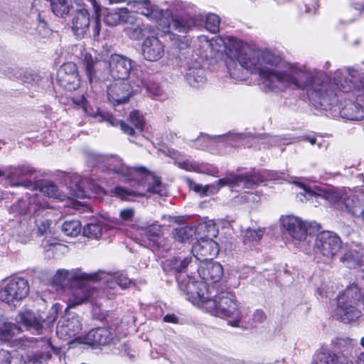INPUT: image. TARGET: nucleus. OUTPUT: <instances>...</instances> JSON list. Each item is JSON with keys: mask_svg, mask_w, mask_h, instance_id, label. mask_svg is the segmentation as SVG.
<instances>
[{"mask_svg": "<svg viewBox=\"0 0 364 364\" xmlns=\"http://www.w3.org/2000/svg\"><path fill=\"white\" fill-rule=\"evenodd\" d=\"M245 70L258 74L265 92H282L289 87L306 90L314 107L330 109L338 102L336 90L349 92L363 90L357 101L364 103V73L351 67L338 69L333 82L325 73L306 65L284 63L279 55L269 50H257L232 36V78L245 79Z\"/></svg>", "mask_w": 364, "mask_h": 364, "instance_id": "obj_1", "label": "nucleus"}, {"mask_svg": "<svg viewBox=\"0 0 364 364\" xmlns=\"http://www.w3.org/2000/svg\"><path fill=\"white\" fill-rule=\"evenodd\" d=\"M176 274V279L180 289L194 305L205 309L212 315L232 318L229 323L238 326L240 311L235 296L225 291V281L223 274Z\"/></svg>", "mask_w": 364, "mask_h": 364, "instance_id": "obj_2", "label": "nucleus"}, {"mask_svg": "<svg viewBox=\"0 0 364 364\" xmlns=\"http://www.w3.org/2000/svg\"><path fill=\"white\" fill-rule=\"evenodd\" d=\"M129 4L141 10L139 13L148 18L156 21L159 26L168 23V18H171L168 28L171 27L180 33L188 32L192 27L200 25L203 20V16L197 13L195 5L180 0H173L167 4L166 11L151 4L150 0H132Z\"/></svg>", "mask_w": 364, "mask_h": 364, "instance_id": "obj_3", "label": "nucleus"}, {"mask_svg": "<svg viewBox=\"0 0 364 364\" xmlns=\"http://www.w3.org/2000/svg\"><path fill=\"white\" fill-rule=\"evenodd\" d=\"M192 252L195 259L192 257H173L164 261V271L173 273H199L200 270L197 269L199 265L198 261L207 260L216 256L219 252V247L218 243L209 237H201L193 244Z\"/></svg>", "mask_w": 364, "mask_h": 364, "instance_id": "obj_4", "label": "nucleus"}, {"mask_svg": "<svg viewBox=\"0 0 364 364\" xmlns=\"http://www.w3.org/2000/svg\"><path fill=\"white\" fill-rule=\"evenodd\" d=\"M98 274H54L53 285L57 289L70 288L72 295L69 299V306L75 307L86 302L95 292L89 284Z\"/></svg>", "mask_w": 364, "mask_h": 364, "instance_id": "obj_5", "label": "nucleus"}, {"mask_svg": "<svg viewBox=\"0 0 364 364\" xmlns=\"http://www.w3.org/2000/svg\"><path fill=\"white\" fill-rule=\"evenodd\" d=\"M360 299V291L355 284L350 285L339 294L337 296L338 320L349 323L358 319L361 316V311L358 308Z\"/></svg>", "mask_w": 364, "mask_h": 364, "instance_id": "obj_6", "label": "nucleus"}, {"mask_svg": "<svg viewBox=\"0 0 364 364\" xmlns=\"http://www.w3.org/2000/svg\"><path fill=\"white\" fill-rule=\"evenodd\" d=\"M82 65L92 86L108 80L107 60L85 53L82 60Z\"/></svg>", "mask_w": 364, "mask_h": 364, "instance_id": "obj_7", "label": "nucleus"}, {"mask_svg": "<svg viewBox=\"0 0 364 364\" xmlns=\"http://www.w3.org/2000/svg\"><path fill=\"white\" fill-rule=\"evenodd\" d=\"M29 290L28 281L23 277L9 279L4 287L0 289V300L11 304L26 298Z\"/></svg>", "mask_w": 364, "mask_h": 364, "instance_id": "obj_8", "label": "nucleus"}, {"mask_svg": "<svg viewBox=\"0 0 364 364\" xmlns=\"http://www.w3.org/2000/svg\"><path fill=\"white\" fill-rule=\"evenodd\" d=\"M342 241L339 236L330 231H323L317 235L314 242V250L317 254L330 259L340 250Z\"/></svg>", "mask_w": 364, "mask_h": 364, "instance_id": "obj_9", "label": "nucleus"}, {"mask_svg": "<svg viewBox=\"0 0 364 364\" xmlns=\"http://www.w3.org/2000/svg\"><path fill=\"white\" fill-rule=\"evenodd\" d=\"M302 189V192L300 193L306 200H314L319 203L318 199L328 200L330 203L334 205L336 208L343 210V200L347 196L348 193L343 190L336 188H328L323 191V195L316 193L311 190L309 187L305 186L302 183H296Z\"/></svg>", "mask_w": 364, "mask_h": 364, "instance_id": "obj_10", "label": "nucleus"}, {"mask_svg": "<svg viewBox=\"0 0 364 364\" xmlns=\"http://www.w3.org/2000/svg\"><path fill=\"white\" fill-rule=\"evenodd\" d=\"M108 77L110 75L114 80L124 81L128 78L132 70V60L129 58L114 54L107 60Z\"/></svg>", "mask_w": 364, "mask_h": 364, "instance_id": "obj_11", "label": "nucleus"}, {"mask_svg": "<svg viewBox=\"0 0 364 364\" xmlns=\"http://www.w3.org/2000/svg\"><path fill=\"white\" fill-rule=\"evenodd\" d=\"M133 88L124 81L112 83L107 87V99L114 106L128 102L133 92Z\"/></svg>", "mask_w": 364, "mask_h": 364, "instance_id": "obj_12", "label": "nucleus"}, {"mask_svg": "<svg viewBox=\"0 0 364 364\" xmlns=\"http://www.w3.org/2000/svg\"><path fill=\"white\" fill-rule=\"evenodd\" d=\"M263 181V177L259 174L257 175H230L225 178H220L217 181V184L213 185L215 191H218L221 186H235L243 185L245 188H252L254 186Z\"/></svg>", "mask_w": 364, "mask_h": 364, "instance_id": "obj_13", "label": "nucleus"}, {"mask_svg": "<svg viewBox=\"0 0 364 364\" xmlns=\"http://www.w3.org/2000/svg\"><path fill=\"white\" fill-rule=\"evenodd\" d=\"M32 173V168L27 166H9L6 168V179L11 187L22 186L30 189L36 187L33 182L23 178Z\"/></svg>", "mask_w": 364, "mask_h": 364, "instance_id": "obj_14", "label": "nucleus"}, {"mask_svg": "<svg viewBox=\"0 0 364 364\" xmlns=\"http://www.w3.org/2000/svg\"><path fill=\"white\" fill-rule=\"evenodd\" d=\"M280 221L282 228L293 239L301 241L306 238V224L300 218L294 215H284Z\"/></svg>", "mask_w": 364, "mask_h": 364, "instance_id": "obj_15", "label": "nucleus"}, {"mask_svg": "<svg viewBox=\"0 0 364 364\" xmlns=\"http://www.w3.org/2000/svg\"><path fill=\"white\" fill-rule=\"evenodd\" d=\"M90 160L93 159L96 162L105 161L107 164V171L109 173L116 174L119 178L130 180L131 170L125 166L122 160L117 156H103L90 153L89 154Z\"/></svg>", "mask_w": 364, "mask_h": 364, "instance_id": "obj_16", "label": "nucleus"}, {"mask_svg": "<svg viewBox=\"0 0 364 364\" xmlns=\"http://www.w3.org/2000/svg\"><path fill=\"white\" fill-rule=\"evenodd\" d=\"M57 77L60 85L68 90H75L79 87L77 68L73 63L63 64L58 70Z\"/></svg>", "mask_w": 364, "mask_h": 364, "instance_id": "obj_17", "label": "nucleus"}, {"mask_svg": "<svg viewBox=\"0 0 364 364\" xmlns=\"http://www.w3.org/2000/svg\"><path fill=\"white\" fill-rule=\"evenodd\" d=\"M164 54V46L156 37H148L142 43V55L145 60L157 61Z\"/></svg>", "mask_w": 364, "mask_h": 364, "instance_id": "obj_18", "label": "nucleus"}, {"mask_svg": "<svg viewBox=\"0 0 364 364\" xmlns=\"http://www.w3.org/2000/svg\"><path fill=\"white\" fill-rule=\"evenodd\" d=\"M114 334L107 328H96L90 330L85 336V343L90 346H99L109 344Z\"/></svg>", "mask_w": 364, "mask_h": 364, "instance_id": "obj_19", "label": "nucleus"}, {"mask_svg": "<svg viewBox=\"0 0 364 364\" xmlns=\"http://www.w3.org/2000/svg\"><path fill=\"white\" fill-rule=\"evenodd\" d=\"M362 250L363 248L360 244H353L350 246L340 257L342 266L349 269L358 267L363 257Z\"/></svg>", "mask_w": 364, "mask_h": 364, "instance_id": "obj_20", "label": "nucleus"}, {"mask_svg": "<svg viewBox=\"0 0 364 364\" xmlns=\"http://www.w3.org/2000/svg\"><path fill=\"white\" fill-rule=\"evenodd\" d=\"M314 364H353L343 353L336 354L329 350H318L314 356Z\"/></svg>", "mask_w": 364, "mask_h": 364, "instance_id": "obj_21", "label": "nucleus"}, {"mask_svg": "<svg viewBox=\"0 0 364 364\" xmlns=\"http://www.w3.org/2000/svg\"><path fill=\"white\" fill-rule=\"evenodd\" d=\"M90 14L87 9L81 8L75 11L72 18V30L78 38L82 37L90 26Z\"/></svg>", "mask_w": 364, "mask_h": 364, "instance_id": "obj_22", "label": "nucleus"}, {"mask_svg": "<svg viewBox=\"0 0 364 364\" xmlns=\"http://www.w3.org/2000/svg\"><path fill=\"white\" fill-rule=\"evenodd\" d=\"M223 139L224 141L228 143L231 146H234L235 143L242 139L240 134H229L227 135L208 136L207 134H200L194 141L193 147L198 149H203L210 145L213 141L217 139Z\"/></svg>", "mask_w": 364, "mask_h": 364, "instance_id": "obj_23", "label": "nucleus"}, {"mask_svg": "<svg viewBox=\"0 0 364 364\" xmlns=\"http://www.w3.org/2000/svg\"><path fill=\"white\" fill-rule=\"evenodd\" d=\"M17 322L22 323L26 327L40 333L45 318L41 315H36L31 310L20 311L16 317Z\"/></svg>", "mask_w": 364, "mask_h": 364, "instance_id": "obj_24", "label": "nucleus"}, {"mask_svg": "<svg viewBox=\"0 0 364 364\" xmlns=\"http://www.w3.org/2000/svg\"><path fill=\"white\" fill-rule=\"evenodd\" d=\"M185 79L192 87H198L205 80V71L198 60L186 63Z\"/></svg>", "mask_w": 364, "mask_h": 364, "instance_id": "obj_25", "label": "nucleus"}, {"mask_svg": "<svg viewBox=\"0 0 364 364\" xmlns=\"http://www.w3.org/2000/svg\"><path fill=\"white\" fill-rule=\"evenodd\" d=\"M41 208V205L36 203L35 199H20L10 207L9 213L14 216L34 215Z\"/></svg>", "mask_w": 364, "mask_h": 364, "instance_id": "obj_26", "label": "nucleus"}, {"mask_svg": "<svg viewBox=\"0 0 364 364\" xmlns=\"http://www.w3.org/2000/svg\"><path fill=\"white\" fill-rule=\"evenodd\" d=\"M352 216L360 218L364 213V200L354 194L347 195L343 200V210Z\"/></svg>", "mask_w": 364, "mask_h": 364, "instance_id": "obj_27", "label": "nucleus"}, {"mask_svg": "<svg viewBox=\"0 0 364 364\" xmlns=\"http://www.w3.org/2000/svg\"><path fill=\"white\" fill-rule=\"evenodd\" d=\"M36 187H33V190H38L41 193L47 196L49 198H53L59 200H63L67 198V196L59 188L58 186L49 181H42L34 183Z\"/></svg>", "mask_w": 364, "mask_h": 364, "instance_id": "obj_28", "label": "nucleus"}, {"mask_svg": "<svg viewBox=\"0 0 364 364\" xmlns=\"http://www.w3.org/2000/svg\"><path fill=\"white\" fill-rule=\"evenodd\" d=\"M82 330L80 318L77 315L72 316L57 326V333H65L70 338L75 336Z\"/></svg>", "mask_w": 364, "mask_h": 364, "instance_id": "obj_29", "label": "nucleus"}, {"mask_svg": "<svg viewBox=\"0 0 364 364\" xmlns=\"http://www.w3.org/2000/svg\"><path fill=\"white\" fill-rule=\"evenodd\" d=\"M359 103H350L343 107L341 114L343 118L349 120H361L364 117V109Z\"/></svg>", "mask_w": 364, "mask_h": 364, "instance_id": "obj_30", "label": "nucleus"}, {"mask_svg": "<svg viewBox=\"0 0 364 364\" xmlns=\"http://www.w3.org/2000/svg\"><path fill=\"white\" fill-rule=\"evenodd\" d=\"M21 328L16 324L0 318V340L9 341L16 334L18 333Z\"/></svg>", "mask_w": 364, "mask_h": 364, "instance_id": "obj_31", "label": "nucleus"}, {"mask_svg": "<svg viewBox=\"0 0 364 364\" xmlns=\"http://www.w3.org/2000/svg\"><path fill=\"white\" fill-rule=\"evenodd\" d=\"M53 14L59 17L67 16L73 8L72 0H50Z\"/></svg>", "mask_w": 364, "mask_h": 364, "instance_id": "obj_32", "label": "nucleus"}, {"mask_svg": "<svg viewBox=\"0 0 364 364\" xmlns=\"http://www.w3.org/2000/svg\"><path fill=\"white\" fill-rule=\"evenodd\" d=\"M103 225L97 220H92L83 228V235L92 239H99L102 235Z\"/></svg>", "mask_w": 364, "mask_h": 364, "instance_id": "obj_33", "label": "nucleus"}, {"mask_svg": "<svg viewBox=\"0 0 364 364\" xmlns=\"http://www.w3.org/2000/svg\"><path fill=\"white\" fill-rule=\"evenodd\" d=\"M138 230L141 236H144L150 242H153L154 244L157 241L161 235V228L158 225L139 227Z\"/></svg>", "mask_w": 364, "mask_h": 364, "instance_id": "obj_34", "label": "nucleus"}, {"mask_svg": "<svg viewBox=\"0 0 364 364\" xmlns=\"http://www.w3.org/2000/svg\"><path fill=\"white\" fill-rule=\"evenodd\" d=\"M198 268L200 272L207 271L208 273H223V266L218 262L213 261V257L207 260H203L198 262Z\"/></svg>", "mask_w": 364, "mask_h": 364, "instance_id": "obj_35", "label": "nucleus"}, {"mask_svg": "<svg viewBox=\"0 0 364 364\" xmlns=\"http://www.w3.org/2000/svg\"><path fill=\"white\" fill-rule=\"evenodd\" d=\"M63 233L70 237L77 236L81 231V224L79 220L65 221L61 226Z\"/></svg>", "mask_w": 364, "mask_h": 364, "instance_id": "obj_36", "label": "nucleus"}, {"mask_svg": "<svg viewBox=\"0 0 364 364\" xmlns=\"http://www.w3.org/2000/svg\"><path fill=\"white\" fill-rule=\"evenodd\" d=\"M264 232V228L257 230L251 228H247L242 233V240L245 244L252 242H258L261 240Z\"/></svg>", "mask_w": 364, "mask_h": 364, "instance_id": "obj_37", "label": "nucleus"}, {"mask_svg": "<svg viewBox=\"0 0 364 364\" xmlns=\"http://www.w3.org/2000/svg\"><path fill=\"white\" fill-rule=\"evenodd\" d=\"M173 233L176 240L183 242L191 237L195 230L193 227L186 225L175 228Z\"/></svg>", "mask_w": 364, "mask_h": 364, "instance_id": "obj_38", "label": "nucleus"}, {"mask_svg": "<svg viewBox=\"0 0 364 364\" xmlns=\"http://www.w3.org/2000/svg\"><path fill=\"white\" fill-rule=\"evenodd\" d=\"M151 181L149 182L148 184V192L158 194L161 196H163L166 194V189L164 186L161 183L160 179L154 176V175H149Z\"/></svg>", "mask_w": 364, "mask_h": 364, "instance_id": "obj_39", "label": "nucleus"}, {"mask_svg": "<svg viewBox=\"0 0 364 364\" xmlns=\"http://www.w3.org/2000/svg\"><path fill=\"white\" fill-rule=\"evenodd\" d=\"M220 19L218 16L209 14L205 16V28L210 33H215L219 31Z\"/></svg>", "mask_w": 364, "mask_h": 364, "instance_id": "obj_40", "label": "nucleus"}, {"mask_svg": "<svg viewBox=\"0 0 364 364\" xmlns=\"http://www.w3.org/2000/svg\"><path fill=\"white\" fill-rule=\"evenodd\" d=\"M129 119L136 130L139 132L143 130L145 123L144 118L138 111H132L129 114Z\"/></svg>", "mask_w": 364, "mask_h": 364, "instance_id": "obj_41", "label": "nucleus"}, {"mask_svg": "<svg viewBox=\"0 0 364 364\" xmlns=\"http://www.w3.org/2000/svg\"><path fill=\"white\" fill-rule=\"evenodd\" d=\"M107 121L112 126H119L121 130L126 134L129 136H134L135 134L134 129L122 120H118L112 117H109Z\"/></svg>", "mask_w": 364, "mask_h": 364, "instance_id": "obj_42", "label": "nucleus"}, {"mask_svg": "<svg viewBox=\"0 0 364 364\" xmlns=\"http://www.w3.org/2000/svg\"><path fill=\"white\" fill-rule=\"evenodd\" d=\"M92 5L95 12L96 14V17L94 22V26L92 27L93 30V37L96 38L99 36L100 30H101V23L100 19V6L97 4L95 0H88Z\"/></svg>", "mask_w": 364, "mask_h": 364, "instance_id": "obj_43", "label": "nucleus"}, {"mask_svg": "<svg viewBox=\"0 0 364 364\" xmlns=\"http://www.w3.org/2000/svg\"><path fill=\"white\" fill-rule=\"evenodd\" d=\"M133 282L131 279L127 277V274H118L114 278V282H111L109 284V288H114V284L119 285L122 289H126L133 284Z\"/></svg>", "mask_w": 364, "mask_h": 364, "instance_id": "obj_44", "label": "nucleus"}, {"mask_svg": "<svg viewBox=\"0 0 364 364\" xmlns=\"http://www.w3.org/2000/svg\"><path fill=\"white\" fill-rule=\"evenodd\" d=\"M194 172L205 173L208 175H214L218 172V171L212 165L204 163L200 164L198 162H196Z\"/></svg>", "mask_w": 364, "mask_h": 364, "instance_id": "obj_45", "label": "nucleus"}, {"mask_svg": "<svg viewBox=\"0 0 364 364\" xmlns=\"http://www.w3.org/2000/svg\"><path fill=\"white\" fill-rule=\"evenodd\" d=\"M104 21L107 26H117L121 21V15L117 11H109L105 16Z\"/></svg>", "mask_w": 364, "mask_h": 364, "instance_id": "obj_46", "label": "nucleus"}, {"mask_svg": "<svg viewBox=\"0 0 364 364\" xmlns=\"http://www.w3.org/2000/svg\"><path fill=\"white\" fill-rule=\"evenodd\" d=\"M144 31L141 26H136L126 29V34L132 40H139L144 36Z\"/></svg>", "mask_w": 364, "mask_h": 364, "instance_id": "obj_47", "label": "nucleus"}, {"mask_svg": "<svg viewBox=\"0 0 364 364\" xmlns=\"http://www.w3.org/2000/svg\"><path fill=\"white\" fill-rule=\"evenodd\" d=\"M146 92L151 97H159L162 94V90L159 85L155 82H149L143 86Z\"/></svg>", "mask_w": 364, "mask_h": 364, "instance_id": "obj_48", "label": "nucleus"}, {"mask_svg": "<svg viewBox=\"0 0 364 364\" xmlns=\"http://www.w3.org/2000/svg\"><path fill=\"white\" fill-rule=\"evenodd\" d=\"M61 247L63 245L58 242L46 243L43 247L44 253L48 258H51L54 256V253Z\"/></svg>", "mask_w": 364, "mask_h": 364, "instance_id": "obj_49", "label": "nucleus"}, {"mask_svg": "<svg viewBox=\"0 0 364 364\" xmlns=\"http://www.w3.org/2000/svg\"><path fill=\"white\" fill-rule=\"evenodd\" d=\"M113 193L122 200H129V197L136 196L138 195L134 191H129L122 187H116L114 189Z\"/></svg>", "mask_w": 364, "mask_h": 364, "instance_id": "obj_50", "label": "nucleus"}, {"mask_svg": "<svg viewBox=\"0 0 364 364\" xmlns=\"http://www.w3.org/2000/svg\"><path fill=\"white\" fill-rule=\"evenodd\" d=\"M196 161H191L188 159L186 160H176L175 161V164L180 168L184 169L187 171H195V165Z\"/></svg>", "mask_w": 364, "mask_h": 364, "instance_id": "obj_51", "label": "nucleus"}, {"mask_svg": "<svg viewBox=\"0 0 364 364\" xmlns=\"http://www.w3.org/2000/svg\"><path fill=\"white\" fill-rule=\"evenodd\" d=\"M51 221L50 220H43L38 223V234L43 235L50 232Z\"/></svg>", "mask_w": 364, "mask_h": 364, "instance_id": "obj_52", "label": "nucleus"}, {"mask_svg": "<svg viewBox=\"0 0 364 364\" xmlns=\"http://www.w3.org/2000/svg\"><path fill=\"white\" fill-rule=\"evenodd\" d=\"M12 356L9 350L0 348V364H11Z\"/></svg>", "mask_w": 364, "mask_h": 364, "instance_id": "obj_53", "label": "nucleus"}, {"mask_svg": "<svg viewBox=\"0 0 364 364\" xmlns=\"http://www.w3.org/2000/svg\"><path fill=\"white\" fill-rule=\"evenodd\" d=\"M266 319V315L264 312L260 309L257 310L252 317V325L262 323Z\"/></svg>", "mask_w": 364, "mask_h": 364, "instance_id": "obj_54", "label": "nucleus"}, {"mask_svg": "<svg viewBox=\"0 0 364 364\" xmlns=\"http://www.w3.org/2000/svg\"><path fill=\"white\" fill-rule=\"evenodd\" d=\"M134 215V211L132 208L123 209L120 211L119 216L123 220H132Z\"/></svg>", "mask_w": 364, "mask_h": 364, "instance_id": "obj_55", "label": "nucleus"}, {"mask_svg": "<svg viewBox=\"0 0 364 364\" xmlns=\"http://www.w3.org/2000/svg\"><path fill=\"white\" fill-rule=\"evenodd\" d=\"M336 344L338 346V348L342 351L348 350L350 348H352V345L350 343V341L349 340L338 338L337 339Z\"/></svg>", "mask_w": 364, "mask_h": 364, "instance_id": "obj_56", "label": "nucleus"}, {"mask_svg": "<svg viewBox=\"0 0 364 364\" xmlns=\"http://www.w3.org/2000/svg\"><path fill=\"white\" fill-rule=\"evenodd\" d=\"M211 187H213V186H210V185H207V186H203L202 185L200 184H196L195 183L193 185V190L197 192V193H200L201 195H206L208 191H209V189L211 188Z\"/></svg>", "mask_w": 364, "mask_h": 364, "instance_id": "obj_57", "label": "nucleus"}, {"mask_svg": "<svg viewBox=\"0 0 364 364\" xmlns=\"http://www.w3.org/2000/svg\"><path fill=\"white\" fill-rule=\"evenodd\" d=\"M304 139L309 141L311 145H314V144H317L319 148H321L322 146L321 142L317 143V139H316V136H304Z\"/></svg>", "mask_w": 364, "mask_h": 364, "instance_id": "obj_58", "label": "nucleus"}, {"mask_svg": "<svg viewBox=\"0 0 364 364\" xmlns=\"http://www.w3.org/2000/svg\"><path fill=\"white\" fill-rule=\"evenodd\" d=\"M164 321L168 323H176L178 322V318L175 314H167L164 317Z\"/></svg>", "mask_w": 364, "mask_h": 364, "instance_id": "obj_59", "label": "nucleus"}, {"mask_svg": "<svg viewBox=\"0 0 364 364\" xmlns=\"http://www.w3.org/2000/svg\"><path fill=\"white\" fill-rule=\"evenodd\" d=\"M55 273H70V272L65 269H58ZM70 273H83L82 269L80 267L73 269Z\"/></svg>", "mask_w": 364, "mask_h": 364, "instance_id": "obj_60", "label": "nucleus"}, {"mask_svg": "<svg viewBox=\"0 0 364 364\" xmlns=\"http://www.w3.org/2000/svg\"><path fill=\"white\" fill-rule=\"evenodd\" d=\"M34 77L30 74L25 73L23 76L22 77V80L24 82L27 83H31L33 81H34Z\"/></svg>", "mask_w": 364, "mask_h": 364, "instance_id": "obj_61", "label": "nucleus"}, {"mask_svg": "<svg viewBox=\"0 0 364 364\" xmlns=\"http://www.w3.org/2000/svg\"><path fill=\"white\" fill-rule=\"evenodd\" d=\"M73 196L77 197V198H84L86 196V194L85 193V191L81 189V188H78L74 193H73Z\"/></svg>", "mask_w": 364, "mask_h": 364, "instance_id": "obj_62", "label": "nucleus"}, {"mask_svg": "<svg viewBox=\"0 0 364 364\" xmlns=\"http://www.w3.org/2000/svg\"><path fill=\"white\" fill-rule=\"evenodd\" d=\"M277 272H284V273H289V270L286 269V266H281L279 269H275Z\"/></svg>", "mask_w": 364, "mask_h": 364, "instance_id": "obj_63", "label": "nucleus"}, {"mask_svg": "<svg viewBox=\"0 0 364 364\" xmlns=\"http://www.w3.org/2000/svg\"><path fill=\"white\" fill-rule=\"evenodd\" d=\"M358 364H364V353L361 354L358 358Z\"/></svg>", "mask_w": 364, "mask_h": 364, "instance_id": "obj_64", "label": "nucleus"}]
</instances>
